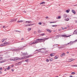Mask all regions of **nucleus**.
<instances>
[{"instance_id": "393cba45", "label": "nucleus", "mask_w": 77, "mask_h": 77, "mask_svg": "<svg viewBox=\"0 0 77 77\" xmlns=\"http://www.w3.org/2000/svg\"><path fill=\"white\" fill-rule=\"evenodd\" d=\"M57 25H52V27H57Z\"/></svg>"}, {"instance_id": "5701e85b", "label": "nucleus", "mask_w": 77, "mask_h": 77, "mask_svg": "<svg viewBox=\"0 0 77 77\" xmlns=\"http://www.w3.org/2000/svg\"><path fill=\"white\" fill-rule=\"evenodd\" d=\"M5 45V43L2 44L0 45V46H1L2 47L3 46H4Z\"/></svg>"}, {"instance_id": "79ce46f5", "label": "nucleus", "mask_w": 77, "mask_h": 77, "mask_svg": "<svg viewBox=\"0 0 77 77\" xmlns=\"http://www.w3.org/2000/svg\"><path fill=\"white\" fill-rule=\"evenodd\" d=\"M3 28H7V27H5V26H3Z\"/></svg>"}, {"instance_id": "c9c22d12", "label": "nucleus", "mask_w": 77, "mask_h": 77, "mask_svg": "<svg viewBox=\"0 0 77 77\" xmlns=\"http://www.w3.org/2000/svg\"><path fill=\"white\" fill-rule=\"evenodd\" d=\"M75 60V59L72 60H71L70 61H68V62H72V61H73V60Z\"/></svg>"}, {"instance_id": "dca6fc26", "label": "nucleus", "mask_w": 77, "mask_h": 77, "mask_svg": "<svg viewBox=\"0 0 77 77\" xmlns=\"http://www.w3.org/2000/svg\"><path fill=\"white\" fill-rule=\"evenodd\" d=\"M72 13H73L74 14H75V11H74V10H72Z\"/></svg>"}, {"instance_id": "09e8293b", "label": "nucleus", "mask_w": 77, "mask_h": 77, "mask_svg": "<svg viewBox=\"0 0 77 77\" xmlns=\"http://www.w3.org/2000/svg\"><path fill=\"white\" fill-rule=\"evenodd\" d=\"M1 70H2V67L0 68V71Z\"/></svg>"}, {"instance_id": "f8f14e48", "label": "nucleus", "mask_w": 77, "mask_h": 77, "mask_svg": "<svg viewBox=\"0 0 77 77\" xmlns=\"http://www.w3.org/2000/svg\"><path fill=\"white\" fill-rule=\"evenodd\" d=\"M9 44V43L7 42H4V44L5 45H8Z\"/></svg>"}, {"instance_id": "603ef678", "label": "nucleus", "mask_w": 77, "mask_h": 77, "mask_svg": "<svg viewBox=\"0 0 77 77\" xmlns=\"http://www.w3.org/2000/svg\"><path fill=\"white\" fill-rule=\"evenodd\" d=\"M75 23H77V20H75Z\"/></svg>"}, {"instance_id": "864d4df0", "label": "nucleus", "mask_w": 77, "mask_h": 77, "mask_svg": "<svg viewBox=\"0 0 77 77\" xmlns=\"http://www.w3.org/2000/svg\"><path fill=\"white\" fill-rule=\"evenodd\" d=\"M11 71H14V69H11Z\"/></svg>"}, {"instance_id": "0e129e2a", "label": "nucleus", "mask_w": 77, "mask_h": 77, "mask_svg": "<svg viewBox=\"0 0 77 77\" xmlns=\"http://www.w3.org/2000/svg\"><path fill=\"white\" fill-rule=\"evenodd\" d=\"M25 26H28V25H26Z\"/></svg>"}, {"instance_id": "c85d7f7f", "label": "nucleus", "mask_w": 77, "mask_h": 77, "mask_svg": "<svg viewBox=\"0 0 77 77\" xmlns=\"http://www.w3.org/2000/svg\"><path fill=\"white\" fill-rule=\"evenodd\" d=\"M53 60V59L52 58H51L49 60H50V61H52V60Z\"/></svg>"}, {"instance_id": "3c124183", "label": "nucleus", "mask_w": 77, "mask_h": 77, "mask_svg": "<svg viewBox=\"0 0 77 77\" xmlns=\"http://www.w3.org/2000/svg\"><path fill=\"white\" fill-rule=\"evenodd\" d=\"M46 19H47V18H48V17L47 16V17H46Z\"/></svg>"}, {"instance_id": "f704fd0d", "label": "nucleus", "mask_w": 77, "mask_h": 77, "mask_svg": "<svg viewBox=\"0 0 77 77\" xmlns=\"http://www.w3.org/2000/svg\"><path fill=\"white\" fill-rule=\"evenodd\" d=\"M71 74H75V72H72Z\"/></svg>"}, {"instance_id": "a878e982", "label": "nucleus", "mask_w": 77, "mask_h": 77, "mask_svg": "<svg viewBox=\"0 0 77 77\" xmlns=\"http://www.w3.org/2000/svg\"><path fill=\"white\" fill-rule=\"evenodd\" d=\"M71 66L72 67H76V65H71Z\"/></svg>"}, {"instance_id": "338daca9", "label": "nucleus", "mask_w": 77, "mask_h": 77, "mask_svg": "<svg viewBox=\"0 0 77 77\" xmlns=\"http://www.w3.org/2000/svg\"><path fill=\"white\" fill-rule=\"evenodd\" d=\"M76 67H77V65H76Z\"/></svg>"}, {"instance_id": "4d7b16f0", "label": "nucleus", "mask_w": 77, "mask_h": 77, "mask_svg": "<svg viewBox=\"0 0 77 77\" xmlns=\"http://www.w3.org/2000/svg\"><path fill=\"white\" fill-rule=\"evenodd\" d=\"M72 60V59H70L69 60Z\"/></svg>"}, {"instance_id": "c756f323", "label": "nucleus", "mask_w": 77, "mask_h": 77, "mask_svg": "<svg viewBox=\"0 0 77 77\" xmlns=\"http://www.w3.org/2000/svg\"><path fill=\"white\" fill-rule=\"evenodd\" d=\"M56 23V22H50V23Z\"/></svg>"}, {"instance_id": "423d86ee", "label": "nucleus", "mask_w": 77, "mask_h": 77, "mask_svg": "<svg viewBox=\"0 0 77 77\" xmlns=\"http://www.w3.org/2000/svg\"><path fill=\"white\" fill-rule=\"evenodd\" d=\"M71 36V35L68 36H66V35H63L61 36L62 37H64V38H68V37H69V36Z\"/></svg>"}, {"instance_id": "ddd939ff", "label": "nucleus", "mask_w": 77, "mask_h": 77, "mask_svg": "<svg viewBox=\"0 0 77 77\" xmlns=\"http://www.w3.org/2000/svg\"><path fill=\"white\" fill-rule=\"evenodd\" d=\"M58 58H59V56L57 55L56 56L54 57L55 59H58Z\"/></svg>"}, {"instance_id": "49530a36", "label": "nucleus", "mask_w": 77, "mask_h": 77, "mask_svg": "<svg viewBox=\"0 0 77 77\" xmlns=\"http://www.w3.org/2000/svg\"><path fill=\"white\" fill-rule=\"evenodd\" d=\"M34 34H36V32L35 31V32H34Z\"/></svg>"}, {"instance_id": "aec40b11", "label": "nucleus", "mask_w": 77, "mask_h": 77, "mask_svg": "<svg viewBox=\"0 0 77 77\" xmlns=\"http://www.w3.org/2000/svg\"><path fill=\"white\" fill-rule=\"evenodd\" d=\"M23 22V20H19L17 21V23H22Z\"/></svg>"}, {"instance_id": "e433bc0d", "label": "nucleus", "mask_w": 77, "mask_h": 77, "mask_svg": "<svg viewBox=\"0 0 77 77\" xmlns=\"http://www.w3.org/2000/svg\"><path fill=\"white\" fill-rule=\"evenodd\" d=\"M55 45H58V44H55L54 45H53V47H54Z\"/></svg>"}, {"instance_id": "680f3d73", "label": "nucleus", "mask_w": 77, "mask_h": 77, "mask_svg": "<svg viewBox=\"0 0 77 77\" xmlns=\"http://www.w3.org/2000/svg\"><path fill=\"white\" fill-rule=\"evenodd\" d=\"M30 26V24L28 25V26Z\"/></svg>"}, {"instance_id": "412c9836", "label": "nucleus", "mask_w": 77, "mask_h": 77, "mask_svg": "<svg viewBox=\"0 0 77 77\" xmlns=\"http://www.w3.org/2000/svg\"><path fill=\"white\" fill-rule=\"evenodd\" d=\"M11 69V67L9 66L7 68V70H9V69Z\"/></svg>"}, {"instance_id": "ea45409f", "label": "nucleus", "mask_w": 77, "mask_h": 77, "mask_svg": "<svg viewBox=\"0 0 77 77\" xmlns=\"http://www.w3.org/2000/svg\"><path fill=\"white\" fill-rule=\"evenodd\" d=\"M38 33H41V31L40 30H38Z\"/></svg>"}, {"instance_id": "8fccbe9b", "label": "nucleus", "mask_w": 77, "mask_h": 77, "mask_svg": "<svg viewBox=\"0 0 77 77\" xmlns=\"http://www.w3.org/2000/svg\"><path fill=\"white\" fill-rule=\"evenodd\" d=\"M30 26H32V25H34V24H30Z\"/></svg>"}, {"instance_id": "774afa93", "label": "nucleus", "mask_w": 77, "mask_h": 77, "mask_svg": "<svg viewBox=\"0 0 77 77\" xmlns=\"http://www.w3.org/2000/svg\"><path fill=\"white\" fill-rule=\"evenodd\" d=\"M59 77L58 76H55V77Z\"/></svg>"}, {"instance_id": "052dcab7", "label": "nucleus", "mask_w": 77, "mask_h": 77, "mask_svg": "<svg viewBox=\"0 0 77 77\" xmlns=\"http://www.w3.org/2000/svg\"><path fill=\"white\" fill-rule=\"evenodd\" d=\"M67 54H68V53H69V52H67L66 53Z\"/></svg>"}, {"instance_id": "7c9ffc66", "label": "nucleus", "mask_w": 77, "mask_h": 77, "mask_svg": "<svg viewBox=\"0 0 77 77\" xmlns=\"http://www.w3.org/2000/svg\"><path fill=\"white\" fill-rule=\"evenodd\" d=\"M61 18L60 16H58V17L57 18V19H60Z\"/></svg>"}, {"instance_id": "cd10ccee", "label": "nucleus", "mask_w": 77, "mask_h": 77, "mask_svg": "<svg viewBox=\"0 0 77 77\" xmlns=\"http://www.w3.org/2000/svg\"><path fill=\"white\" fill-rule=\"evenodd\" d=\"M3 57H0V60H3Z\"/></svg>"}, {"instance_id": "4468645a", "label": "nucleus", "mask_w": 77, "mask_h": 77, "mask_svg": "<svg viewBox=\"0 0 77 77\" xmlns=\"http://www.w3.org/2000/svg\"><path fill=\"white\" fill-rule=\"evenodd\" d=\"M66 17H67V15H66V14H64L63 15V18H66Z\"/></svg>"}, {"instance_id": "0eeeda50", "label": "nucleus", "mask_w": 77, "mask_h": 77, "mask_svg": "<svg viewBox=\"0 0 77 77\" xmlns=\"http://www.w3.org/2000/svg\"><path fill=\"white\" fill-rule=\"evenodd\" d=\"M22 56H26L28 55V53L27 52L23 53L22 54Z\"/></svg>"}, {"instance_id": "de8ad7c7", "label": "nucleus", "mask_w": 77, "mask_h": 77, "mask_svg": "<svg viewBox=\"0 0 77 77\" xmlns=\"http://www.w3.org/2000/svg\"><path fill=\"white\" fill-rule=\"evenodd\" d=\"M61 30H61V29H60L59 30V32H61Z\"/></svg>"}, {"instance_id": "2f4dec72", "label": "nucleus", "mask_w": 77, "mask_h": 77, "mask_svg": "<svg viewBox=\"0 0 77 77\" xmlns=\"http://www.w3.org/2000/svg\"><path fill=\"white\" fill-rule=\"evenodd\" d=\"M41 4H45V2H42L41 3H40V5H41Z\"/></svg>"}, {"instance_id": "58836bf2", "label": "nucleus", "mask_w": 77, "mask_h": 77, "mask_svg": "<svg viewBox=\"0 0 77 77\" xmlns=\"http://www.w3.org/2000/svg\"><path fill=\"white\" fill-rule=\"evenodd\" d=\"M66 12H67V13H69V10H66Z\"/></svg>"}, {"instance_id": "39448f33", "label": "nucleus", "mask_w": 77, "mask_h": 77, "mask_svg": "<svg viewBox=\"0 0 77 77\" xmlns=\"http://www.w3.org/2000/svg\"><path fill=\"white\" fill-rule=\"evenodd\" d=\"M33 22H32L31 21H26L25 23V24H31Z\"/></svg>"}, {"instance_id": "a19ab883", "label": "nucleus", "mask_w": 77, "mask_h": 77, "mask_svg": "<svg viewBox=\"0 0 77 77\" xmlns=\"http://www.w3.org/2000/svg\"><path fill=\"white\" fill-rule=\"evenodd\" d=\"M57 37H60V35H57Z\"/></svg>"}, {"instance_id": "4c0bfd02", "label": "nucleus", "mask_w": 77, "mask_h": 77, "mask_svg": "<svg viewBox=\"0 0 77 77\" xmlns=\"http://www.w3.org/2000/svg\"><path fill=\"white\" fill-rule=\"evenodd\" d=\"M69 18H67V19L66 20L67 21H69Z\"/></svg>"}, {"instance_id": "b1692460", "label": "nucleus", "mask_w": 77, "mask_h": 77, "mask_svg": "<svg viewBox=\"0 0 77 77\" xmlns=\"http://www.w3.org/2000/svg\"><path fill=\"white\" fill-rule=\"evenodd\" d=\"M46 49L45 48H42L41 49H40V50H45Z\"/></svg>"}, {"instance_id": "f3484780", "label": "nucleus", "mask_w": 77, "mask_h": 77, "mask_svg": "<svg viewBox=\"0 0 77 77\" xmlns=\"http://www.w3.org/2000/svg\"><path fill=\"white\" fill-rule=\"evenodd\" d=\"M17 19H15L14 20H11V22H14V21H17Z\"/></svg>"}, {"instance_id": "9d476101", "label": "nucleus", "mask_w": 77, "mask_h": 77, "mask_svg": "<svg viewBox=\"0 0 77 77\" xmlns=\"http://www.w3.org/2000/svg\"><path fill=\"white\" fill-rule=\"evenodd\" d=\"M50 56L51 57H53V56H54V54L52 53L50 54Z\"/></svg>"}, {"instance_id": "2eb2a0df", "label": "nucleus", "mask_w": 77, "mask_h": 77, "mask_svg": "<svg viewBox=\"0 0 77 77\" xmlns=\"http://www.w3.org/2000/svg\"><path fill=\"white\" fill-rule=\"evenodd\" d=\"M6 62V60H4L0 61V63H3V62Z\"/></svg>"}, {"instance_id": "4be33fe9", "label": "nucleus", "mask_w": 77, "mask_h": 77, "mask_svg": "<svg viewBox=\"0 0 77 77\" xmlns=\"http://www.w3.org/2000/svg\"><path fill=\"white\" fill-rule=\"evenodd\" d=\"M31 28H29L28 29V32H30V30H31Z\"/></svg>"}, {"instance_id": "473e14b6", "label": "nucleus", "mask_w": 77, "mask_h": 77, "mask_svg": "<svg viewBox=\"0 0 77 77\" xmlns=\"http://www.w3.org/2000/svg\"><path fill=\"white\" fill-rule=\"evenodd\" d=\"M40 50H40V49H38V50H37L36 51H37L40 52V51H40Z\"/></svg>"}, {"instance_id": "bb28decb", "label": "nucleus", "mask_w": 77, "mask_h": 77, "mask_svg": "<svg viewBox=\"0 0 77 77\" xmlns=\"http://www.w3.org/2000/svg\"><path fill=\"white\" fill-rule=\"evenodd\" d=\"M41 36H44L45 35V33L41 34Z\"/></svg>"}, {"instance_id": "72a5a7b5", "label": "nucleus", "mask_w": 77, "mask_h": 77, "mask_svg": "<svg viewBox=\"0 0 77 77\" xmlns=\"http://www.w3.org/2000/svg\"><path fill=\"white\" fill-rule=\"evenodd\" d=\"M29 59L26 60H25V62H28V61H29Z\"/></svg>"}, {"instance_id": "f03ea898", "label": "nucleus", "mask_w": 77, "mask_h": 77, "mask_svg": "<svg viewBox=\"0 0 77 77\" xmlns=\"http://www.w3.org/2000/svg\"><path fill=\"white\" fill-rule=\"evenodd\" d=\"M10 60H13V61H16V60H21V59L19 57H13L11 58L10 59Z\"/></svg>"}, {"instance_id": "5fc2aeb1", "label": "nucleus", "mask_w": 77, "mask_h": 77, "mask_svg": "<svg viewBox=\"0 0 77 77\" xmlns=\"http://www.w3.org/2000/svg\"><path fill=\"white\" fill-rule=\"evenodd\" d=\"M77 39L75 40V42H77Z\"/></svg>"}, {"instance_id": "bf43d9fd", "label": "nucleus", "mask_w": 77, "mask_h": 77, "mask_svg": "<svg viewBox=\"0 0 77 77\" xmlns=\"http://www.w3.org/2000/svg\"><path fill=\"white\" fill-rule=\"evenodd\" d=\"M69 77H72V75L70 76Z\"/></svg>"}, {"instance_id": "6ab92c4d", "label": "nucleus", "mask_w": 77, "mask_h": 77, "mask_svg": "<svg viewBox=\"0 0 77 77\" xmlns=\"http://www.w3.org/2000/svg\"><path fill=\"white\" fill-rule=\"evenodd\" d=\"M47 31H48V32H49L50 33H51V30H50L49 29H48L47 30Z\"/></svg>"}, {"instance_id": "c03bdc74", "label": "nucleus", "mask_w": 77, "mask_h": 77, "mask_svg": "<svg viewBox=\"0 0 77 77\" xmlns=\"http://www.w3.org/2000/svg\"><path fill=\"white\" fill-rule=\"evenodd\" d=\"M46 60L47 62H49V60H48V59H47Z\"/></svg>"}, {"instance_id": "9b49d317", "label": "nucleus", "mask_w": 77, "mask_h": 77, "mask_svg": "<svg viewBox=\"0 0 77 77\" xmlns=\"http://www.w3.org/2000/svg\"><path fill=\"white\" fill-rule=\"evenodd\" d=\"M65 54L64 53H63L62 54H61V55H60V56L61 57H63V56H65Z\"/></svg>"}, {"instance_id": "a18cd8bd", "label": "nucleus", "mask_w": 77, "mask_h": 77, "mask_svg": "<svg viewBox=\"0 0 77 77\" xmlns=\"http://www.w3.org/2000/svg\"><path fill=\"white\" fill-rule=\"evenodd\" d=\"M62 30H64V29H65V28L63 27H62Z\"/></svg>"}, {"instance_id": "6e6d98bb", "label": "nucleus", "mask_w": 77, "mask_h": 77, "mask_svg": "<svg viewBox=\"0 0 77 77\" xmlns=\"http://www.w3.org/2000/svg\"><path fill=\"white\" fill-rule=\"evenodd\" d=\"M2 72L0 71V74H2Z\"/></svg>"}, {"instance_id": "37998d69", "label": "nucleus", "mask_w": 77, "mask_h": 77, "mask_svg": "<svg viewBox=\"0 0 77 77\" xmlns=\"http://www.w3.org/2000/svg\"><path fill=\"white\" fill-rule=\"evenodd\" d=\"M38 24H40V25H41V24H42V23H41L40 22L39 23H38Z\"/></svg>"}, {"instance_id": "6e6552de", "label": "nucleus", "mask_w": 77, "mask_h": 77, "mask_svg": "<svg viewBox=\"0 0 77 77\" xmlns=\"http://www.w3.org/2000/svg\"><path fill=\"white\" fill-rule=\"evenodd\" d=\"M72 42H70L69 43H67L66 45H66L65 46H66L68 45H69V44H72Z\"/></svg>"}, {"instance_id": "20e7f679", "label": "nucleus", "mask_w": 77, "mask_h": 77, "mask_svg": "<svg viewBox=\"0 0 77 77\" xmlns=\"http://www.w3.org/2000/svg\"><path fill=\"white\" fill-rule=\"evenodd\" d=\"M42 39V40H41V42H45L46 40L48 39V38H45L43 39Z\"/></svg>"}, {"instance_id": "f257e3e1", "label": "nucleus", "mask_w": 77, "mask_h": 77, "mask_svg": "<svg viewBox=\"0 0 77 77\" xmlns=\"http://www.w3.org/2000/svg\"><path fill=\"white\" fill-rule=\"evenodd\" d=\"M41 40H42V39L38 38V39H36L35 42H32V43H29V45H32V44H38V43H39V42H40Z\"/></svg>"}, {"instance_id": "69168bd1", "label": "nucleus", "mask_w": 77, "mask_h": 77, "mask_svg": "<svg viewBox=\"0 0 77 77\" xmlns=\"http://www.w3.org/2000/svg\"><path fill=\"white\" fill-rule=\"evenodd\" d=\"M67 29V27H65V29Z\"/></svg>"}, {"instance_id": "13d9d810", "label": "nucleus", "mask_w": 77, "mask_h": 77, "mask_svg": "<svg viewBox=\"0 0 77 77\" xmlns=\"http://www.w3.org/2000/svg\"><path fill=\"white\" fill-rule=\"evenodd\" d=\"M21 40H24V38H22L21 39Z\"/></svg>"}, {"instance_id": "1a4fd4ad", "label": "nucleus", "mask_w": 77, "mask_h": 77, "mask_svg": "<svg viewBox=\"0 0 77 77\" xmlns=\"http://www.w3.org/2000/svg\"><path fill=\"white\" fill-rule=\"evenodd\" d=\"M21 63H22L20 61L18 63H17V65H20L21 64Z\"/></svg>"}, {"instance_id": "7ed1b4c3", "label": "nucleus", "mask_w": 77, "mask_h": 77, "mask_svg": "<svg viewBox=\"0 0 77 77\" xmlns=\"http://www.w3.org/2000/svg\"><path fill=\"white\" fill-rule=\"evenodd\" d=\"M31 56H32V55H30L27 56H25L24 57H22L21 58H20V59H21H21H27V58H29V57H31Z\"/></svg>"}, {"instance_id": "a211bd4d", "label": "nucleus", "mask_w": 77, "mask_h": 77, "mask_svg": "<svg viewBox=\"0 0 77 77\" xmlns=\"http://www.w3.org/2000/svg\"><path fill=\"white\" fill-rule=\"evenodd\" d=\"M6 39V38L3 39L2 41V42H4V41H5Z\"/></svg>"}, {"instance_id": "e2e57ef3", "label": "nucleus", "mask_w": 77, "mask_h": 77, "mask_svg": "<svg viewBox=\"0 0 77 77\" xmlns=\"http://www.w3.org/2000/svg\"><path fill=\"white\" fill-rule=\"evenodd\" d=\"M63 45L64 46V47H66V45Z\"/></svg>"}]
</instances>
